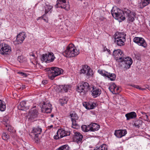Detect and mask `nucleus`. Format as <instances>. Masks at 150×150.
Here are the masks:
<instances>
[{
  "instance_id": "obj_1",
  "label": "nucleus",
  "mask_w": 150,
  "mask_h": 150,
  "mask_svg": "<svg viewBox=\"0 0 150 150\" xmlns=\"http://www.w3.org/2000/svg\"><path fill=\"white\" fill-rule=\"evenodd\" d=\"M112 16L116 19H120V21H122L125 19V17L128 18V20L133 22L134 20V15L131 11L127 8L122 10L116 7L113 8L111 11Z\"/></svg>"
},
{
  "instance_id": "obj_2",
  "label": "nucleus",
  "mask_w": 150,
  "mask_h": 150,
  "mask_svg": "<svg viewBox=\"0 0 150 150\" xmlns=\"http://www.w3.org/2000/svg\"><path fill=\"white\" fill-rule=\"evenodd\" d=\"M47 70L48 78L51 80L54 79L56 76L60 75L63 72L62 69L55 67L47 68Z\"/></svg>"
},
{
  "instance_id": "obj_3",
  "label": "nucleus",
  "mask_w": 150,
  "mask_h": 150,
  "mask_svg": "<svg viewBox=\"0 0 150 150\" xmlns=\"http://www.w3.org/2000/svg\"><path fill=\"white\" fill-rule=\"evenodd\" d=\"M79 53V50L76 47H67V49L62 52L63 55L67 57H75Z\"/></svg>"
},
{
  "instance_id": "obj_4",
  "label": "nucleus",
  "mask_w": 150,
  "mask_h": 150,
  "mask_svg": "<svg viewBox=\"0 0 150 150\" xmlns=\"http://www.w3.org/2000/svg\"><path fill=\"white\" fill-rule=\"evenodd\" d=\"M91 89H93L91 87V86H90L88 83L86 82H82L77 86L76 91L79 93L82 92L86 93Z\"/></svg>"
},
{
  "instance_id": "obj_5",
  "label": "nucleus",
  "mask_w": 150,
  "mask_h": 150,
  "mask_svg": "<svg viewBox=\"0 0 150 150\" xmlns=\"http://www.w3.org/2000/svg\"><path fill=\"white\" fill-rule=\"evenodd\" d=\"M28 120L31 122H33L36 120L39 113L38 110L36 107H33L29 111Z\"/></svg>"
},
{
  "instance_id": "obj_6",
  "label": "nucleus",
  "mask_w": 150,
  "mask_h": 150,
  "mask_svg": "<svg viewBox=\"0 0 150 150\" xmlns=\"http://www.w3.org/2000/svg\"><path fill=\"white\" fill-rule=\"evenodd\" d=\"M113 54L114 56L115 60L118 62H123L125 55L121 50L120 49L115 50L113 52Z\"/></svg>"
},
{
  "instance_id": "obj_7",
  "label": "nucleus",
  "mask_w": 150,
  "mask_h": 150,
  "mask_svg": "<svg viewBox=\"0 0 150 150\" xmlns=\"http://www.w3.org/2000/svg\"><path fill=\"white\" fill-rule=\"evenodd\" d=\"M55 58L53 52H48L45 54H43L41 59L46 62L50 63L53 62Z\"/></svg>"
},
{
  "instance_id": "obj_8",
  "label": "nucleus",
  "mask_w": 150,
  "mask_h": 150,
  "mask_svg": "<svg viewBox=\"0 0 150 150\" xmlns=\"http://www.w3.org/2000/svg\"><path fill=\"white\" fill-rule=\"evenodd\" d=\"M80 73L85 74L89 77L93 75V70L87 65L82 66V69L80 71Z\"/></svg>"
},
{
  "instance_id": "obj_9",
  "label": "nucleus",
  "mask_w": 150,
  "mask_h": 150,
  "mask_svg": "<svg viewBox=\"0 0 150 150\" xmlns=\"http://www.w3.org/2000/svg\"><path fill=\"white\" fill-rule=\"evenodd\" d=\"M98 72L102 75L108 77L112 81H114L116 78V75L114 74L108 73L104 70H98Z\"/></svg>"
},
{
  "instance_id": "obj_10",
  "label": "nucleus",
  "mask_w": 150,
  "mask_h": 150,
  "mask_svg": "<svg viewBox=\"0 0 150 150\" xmlns=\"http://www.w3.org/2000/svg\"><path fill=\"white\" fill-rule=\"evenodd\" d=\"M57 7H61L67 10L69 9V5L67 4L66 0H57Z\"/></svg>"
},
{
  "instance_id": "obj_11",
  "label": "nucleus",
  "mask_w": 150,
  "mask_h": 150,
  "mask_svg": "<svg viewBox=\"0 0 150 150\" xmlns=\"http://www.w3.org/2000/svg\"><path fill=\"white\" fill-rule=\"evenodd\" d=\"M52 105L49 103L44 102L41 108L42 112L44 113H50L51 112Z\"/></svg>"
},
{
  "instance_id": "obj_12",
  "label": "nucleus",
  "mask_w": 150,
  "mask_h": 150,
  "mask_svg": "<svg viewBox=\"0 0 150 150\" xmlns=\"http://www.w3.org/2000/svg\"><path fill=\"white\" fill-rule=\"evenodd\" d=\"M83 135L79 132H76L73 137V139L74 142L78 144L81 143L82 142Z\"/></svg>"
},
{
  "instance_id": "obj_13",
  "label": "nucleus",
  "mask_w": 150,
  "mask_h": 150,
  "mask_svg": "<svg viewBox=\"0 0 150 150\" xmlns=\"http://www.w3.org/2000/svg\"><path fill=\"white\" fill-rule=\"evenodd\" d=\"M133 41L137 44L139 45L146 47V43L144 38H142L135 37L134 38Z\"/></svg>"
},
{
  "instance_id": "obj_14",
  "label": "nucleus",
  "mask_w": 150,
  "mask_h": 150,
  "mask_svg": "<svg viewBox=\"0 0 150 150\" xmlns=\"http://www.w3.org/2000/svg\"><path fill=\"white\" fill-rule=\"evenodd\" d=\"M125 64V67L126 69L129 68L132 63V60L129 57H124L123 59V62Z\"/></svg>"
},
{
  "instance_id": "obj_15",
  "label": "nucleus",
  "mask_w": 150,
  "mask_h": 150,
  "mask_svg": "<svg viewBox=\"0 0 150 150\" xmlns=\"http://www.w3.org/2000/svg\"><path fill=\"white\" fill-rule=\"evenodd\" d=\"M91 87L93 89L89 90V91H91L92 93V95L93 98H95L99 96L101 93V90L99 88H94L93 86H91Z\"/></svg>"
},
{
  "instance_id": "obj_16",
  "label": "nucleus",
  "mask_w": 150,
  "mask_h": 150,
  "mask_svg": "<svg viewBox=\"0 0 150 150\" xmlns=\"http://www.w3.org/2000/svg\"><path fill=\"white\" fill-rule=\"evenodd\" d=\"M127 133V131L125 129H120L115 130L114 133L115 135L117 137L120 138L125 136Z\"/></svg>"
},
{
  "instance_id": "obj_17",
  "label": "nucleus",
  "mask_w": 150,
  "mask_h": 150,
  "mask_svg": "<svg viewBox=\"0 0 150 150\" xmlns=\"http://www.w3.org/2000/svg\"><path fill=\"white\" fill-rule=\"evenodd\" d=\"M57 134L58 136H60V138H62L63 137L69 135L70 132V131H66L62 129H61L58 130Z\"/></svg>"
},
{
  "instance_id": "obj_18",
  "label": "nucleus",
  "mask_w": 150,
  "mask_h": 150,
  "mask_svg": "<svg viewBox=\"0 0 150 150\" xmlns=\"http://www.w3.org/2000/svg\"><path fill=\"white\" fill-rule=\"evenodd\" d=\"M26 37L24 32L20 33L17 35L16 40L18 44L21 43Z\"/></svg>"
},
{
  "instance_id": "obj_19",
  "label": "nucleus",
  "mask_w": 150,
  "mask_h": 150,
  "mask_svg": "<svg viewBox=\"0 0 150 150\" xmlns=\"http://www.w3.org/2000/svg\"><path fill=\"white\" fill-rule=\"evenodd\" d=\"M115 42L118 46H123L125 44V42L126 41V39H120L115 38Z\"/></svg>"
},
{
  "instance_id": "obj_20",
  "label": "nucleus",
  "mask_w": 150,
  "mask_h": 150,
  "mask_svg": "<svg viewBox=\"0 0 150 150\" xmlns=\"http://www.w3.org/2000/svg\"><path fill=\"white\" fill-rule=\"evenodd\" d=\"M89 125L90 131L92 132L98 130L100 127V125L96 123H91Z\"/></svg>"
},
{
  "instance_id": "obj_21",
  "label": "nucleus",
  "mask_w": 150,
  "mask_h": 150,
  "mask_svg": "<svg viewBox=\"0 0 150 150\" xmlns=\"http://www.w3.org/2000/svg\"><path fill=\"white\" fill-rule=\"evenodd\" d=\"M127 120H129L130 119H134L137 117V114L134 112H130L127 113L125 115Z\"/></svg>"
},
{
  "instance_id": "obj_22",
  "label": "nucleus",
  "mask_w": 150,
  "mask_h": 150,
  "mask_svg": "<svg viewBox=\"0 0 150 150\" xmlns=\"http://www.w3.org/2000/svg\"><path fill=\"white\" fill-rule=\"evenodd\" d=\"M126 34L124 32H117L115 34V38L122 39H126Z\"/></svg>"
},
{
  "instance_id": "obj_23",
  "label": "nucleus",
  "mask_w": 150,
  "mask_h": 150,
  "mask_svg": "<svg viewBox=\"0 0 150 150\" xmlns=\"http://www.w3.org/2000/svg\"><path fill=\"white\" fill-rule=\"evenodd\" d=\"M59 89H60V91L64 92H67L68 91L70 88V86L69 85H64L60 86Z\"/></svg>"
},
{
  "instance_id": "obj_24",
  "label": "nucleus",
  "mask_w": 150,
  "mask_h": 150,
  "mask_svg": "<svg viewBox=\"0 0 150 150\" xmlns=\"http://www.w3.org/2000/svg\"><path fill=\"white\" fill-rule=\"evenodd\" d=\"M143 123V122L140 120H135L133 124V125L135 127L137 128H139L142 127V126Z\"/></svg>"
},
{
  "instance_id": "obj_25",
  "label": "nucleus",
  "mask_w": 150,
  "mask_h": 150,
  "mask_svg": "<svg viewBox=\"0 0 150 150\" xmlns=\"http://www.w3.org/2000/svg\"><path fill=\"white\" fill-rule=\"evenodd\" d=\"M41 132L42 129L39 127H38L34 128L32 131V133L34 134L35 136H38V135L40 134Z\"/></svg>"
},
{
  "instance_id": "obj_26",
  "label": "nucleus",
  "mask_w": 150,
  "mask_h": 150,
  "mask_svg": "<svg viewBox=\"0 0 150 150\" xmlns=\"http://www.w3.org/2000/svg\"><path fill=\"white\" fill-rule=\"evenodd\" d=\"M11 47H1L0 49V53L2 54H7L8 52H10L11 50L10 48Z\"/></svg>"
},
{
  "instance_id": "obj_27",
  "label": "nucleus",
  "mask_w": 150,
  "mask_h": 150,
  "mask_svg": "<svg viewBox=\"0 0 150 150\" xmlns=\"http://www.w3.org/2000/svg\"><path fill=\"white\" fill-rule=\"evenodd\" d=\"M26 108V102L24 101L21 102L18 106V109L21 110H23Z\"/></svg>"
},
{
  "instance_id": "obj_28",
  "label": "nucleus",
  "mask_w": 150,
  "mask_h": 150,
  "mask_svg": "<svg viewBox=\"0 0 150 150\" xmlns=\"http://www.w3.org/2000/svg\"><path fill=\"white\" fill-rule=\"evenodd\" d=\"M107 145L105 144H103L99 147H96L93 150H107Z\"/></svg>"
},
{
  "instance_id": "obj_29",
  "label": "nucleus",
  "mask_w": 150,
  "mask_h": 150,
  "mask_svg": "<svg viewBox=\"0 0 150 150\" xmlns=\"http://www.w3.org/2000/svg\"><path fill=\"white\" fill-rule=\"evenodd\" d=\"M68 101V99L67 98L65 97L59 99V102L61 105L62 106L65 104H67Z\"/></svg>"
},
{
  "instance_id": "obj_30",
  "label": "nucleus",
  "mask_w": 150,
  "mask_h": 150,
  "mask_svg": "<svg viewBox=\"0 0 150 150\" xmlns=\"http://www.w3.org/2000/svg\"><path fill=\"white\" fill-rule=\"evenodd\" d=\"M45 13H48L49 12H50V13L51 12V11H52V6L49 5H46L45 7Z\"/></svg>"
},
{
  "instance_id": "obj_31",
  "label": "nucleus",
  "mask_w": 150,
  "mask_h": 150,
  "mask_svg": "<svg viewBox=\"0 0 150 150\" xmlns=\"http://www.w3.org/2000/svg\"><path fill=\"white\" fill-rule=\"evenodd\" d=\"M6 108V104L5 102L3 100L0 103V110L1 111H4Z\"/></svg>"
},
{
  "instance_id": "obj_32",
  "label": "nucleus",
  "mask_w": 150,
  "mask_h": 150,
  "mask_svg": "<svg viewBox=\"0 0 150 150\" xmlns=\"http://www.w3.org/2000/svg\"><path fill=\"white\" fill-rule=\"evenodd\" d=\"M6 108V104L5 102L3 100L0 103V110L1 111H4Z\"/></svg>"
},
{
  "instance_id": "obj_33",
  "label": "nucleus",
  "mask_w": 150,
  "mask_h": 150,
  "mask_svg": "<svg viewBox=\"0 0 150 150\" xmlns=\"http://www.w3.org/2000/svg\"><path fill=\"white\" fill-rule=\"evenodd\" d=\"M56 150H69V147L67 145H65L60 147Z\"/></svg>"
},
{
  "instance_id": "obj_34",
  "label": "nucleus",
  "mask_w": 150,
  "mask_h": 150,
  "mask_svg": "<svg viewBox=\"0 0 150 150\" xmlns=\"http://www.w3.org/2000/svg\"><path fill=\"white\" fill-rule=\"evenodd\" d=\"M150 3V0H142L141 3L142 5V8H143Z\"/></svg>"
},
{
  "instance_id": "obj_35",
  "label": "nucleus",
  "mask_w": 150,
  "mask_h": 150,
  "mask_svg": "<svg viewBox=\"0 0 150 150\" xmlns=\"http://www.w3.org/2000/svg\"><path fill=\"white\" fill-rule=\"evenodd\" d=\"M2 138L3 140H7L10 138V136L7 133L3 132L2 135Z\"/></svg>"
},
{
  "instance_id": "obj_36",
  "label": "nucleus",
  "mask_w": 150,
  "mask_h": 150,
  "mask_svg": "<svg viewBox=\"0 0 150 150\" xmlns=\"http://www.w3.org/2000/svg\"><path fill=\"white\" fill-rule=\"evenodd\" d=\"M81 128L82 130L85 132H87L90 131V128L89 125H83L82 126Z\"/></svg>"
},
{
  "instance_id": "obj_37",
  "label": "nucleus",
  "mask_w": 150,
  "mask_h": 150,
  "mask_svg": "<svg viewBox=\"0 0 150 150\" xmlns=\"http://www.w3.org/2000/svg\"><path fill=\"white\" fill-rule=\"evenodd\" d=\"M96 104L94 103L90 102L88 103V109H92L95 108Z\"/></svg>"
},
{
  "instance_id": "obj_38",
  "label": "nucleus",
  "mask_w": 150,
  "mask_h": 150,
  "mask_svg": "<svg viewBox=\"0 0 150 150\" xmlns=\"http://www.w3.org/2000/svg\"><path fill=\"white\" fill-rule=\"evenodd\" d=\"M72 122V127L74 128H77L78 127V125L76 123V120H71Z\"/></svg>"
},
{
  "instance_id": "obj_39",
  "label": "nucleus",
  "mask_w": 150,
  "mask_h": 150,
  "mask_svg": "<svg viewBox=\"0 0 150 150\" xmlns=\"http://www.w3.org/2000/svg\"><path fill=\"white\" fill-rule=\"evenodd\" d=\"M70 116L71 117V120H76L78 118L77 114L75 113L71 114Z\"/></svg>"
},
{
  "instance_id": "obj_40",
  "label": "nucleus",
  "mask_w": 150,
  "mask_h": 150,
  "mask_svg": "<svg viewBox=\"0 0 150 150\" xmlns=\"http://www.w3.org/2000/svg\"><path fill=\"white\" fill-rule=\"evenodd\" d=\"M116 86V85L115 83H113L110 86L109 88V89L110 90L111 92L113 94V93L114 92V90L115 89V88Z\"/></svg>"
},
{
  "instance_id": "obj_41",
  "label": "nucleus",
  "mask_w": 150,
  "mask_h": 150,
  "mask_svg": "<svg viewBox=\"0 0 150 150\" xmlns=\"http://www.w3.org/2000/svg\"><path fill=\"white\" fill-rule=\"evenodd\" d=\"M6 41H1L0 43V47H8Z\"/></svg>"
},
{
  "instance_id": "obj_42",
  "label": "nucleus",
  "mask_w": 150,
  "mask_h": 150,
  "mask_svg": "<svg viewBox=\"0 0 150 150\" xmlns=\"http://www.w3.org/2000/svg\"><path fill=\"white\" fill-rule=\"evenodd\" d=\"M120 90L119 88L116 86L115 88V89L114 90V92L113 93V94H118V93L120 92Z\"/></svg>"
},
{
  "instance_id": "obj_43",
  "label": "nucleus",
  "mask_w": 150,
  "mask_h": 150,
  "mask_svg": "<svg viewBox=\"0 0 150 150\" xmlns=\"http://www.w3.org/2000/svg\"><path fill=\"white\" fill-rule=\"evenodd\" d=\"M6 127H8V128L7 129L10 132H13L14 131L13 128L12 127L10 126V125H8L7 124L6 125H5Z\"/></svg>"
},
{
  "instance_id": "obj_44",
  "label": "nucleus",
  "mask_w": 150,
  "mask_h": 150,
  "mask_svg": "<svg viewBox=\"0 0 150 150\" xmlns=\"http://www.w3.org/2000/svg\"><path fill=\"white\" fill-rule=\"evenodd\" d=\"M17 59L20 63H21L23 61L24 58L23 56H20L18 57Z\"/></svg>"
},
{
  "instance_id": "obj_45",
  "label": "nucleus",
  "mask_w": 150,
  "mask_h": 150,
  "mask_svg": "<svg viewBox=\"0 0 150 150\" xmlns=\"http://www.w3.org/2000/svg\"><path fill=\"white\" fill-rule=\"evenodd\" d=\"M142 113L144 115V116H143V117L144 118V120H145L148 121V117L147 115H146V113L144 112H142Z\"/></svg>"
},
{
  "instance_id": "obj_46",
  "label": "nucleus",
  "mask_w": 150,
  "mask_h": 150,
  "mask_svg": "<svg viewBox=\"0 0 150 150\" xmlns=\"http://www.w3.org/2000/svg\"><path fill=\"white\" fill-rule=\"evenodd\" d=\"M9 121V117L8 116H6L4 118L3 121L5 122L7 124V122H8Z\"/></svg>"
},
{
  "instance_id": "obj_47",
  "label": "nucleus",
  "mask_w": 150,
  "mask_h": 150,
  "mask_svg": "<svg viewBox=\"0 0 150 150\" xmlns=\"http://www.w3.org/2000/svg\"><path fill=\"white\" fill-rule=\"evenodd\" d=\"M38 136H35V138H34V140L36 143H38L39 140V138H38Z\"/></svg>"
},
{
  "instance_id": "obj_48",
  "label": "nucleus",
  "mask_w": 150,
  "mask_h": 150,
  "mask_svg": "<svg viewBox=\"0 0 150 150\" xmlns=\"http://www.w3.org/2000/svg\"><path fill=\"white\" fill-rule=\"evenodd\" d=\"M88 103L86 102L83 103V106L86 109H88Z\"/></svg>"
},
{
  "instance_id": "obj_49",
  "label": "nucleus",
  "mask_w": 150,
  "mask_h": 150,
  "mask_svg": "<svg viewBox=\"0 0 150 150\" xmlns=\"http://www.w3.org/2000/svg\"><path fill=\"white\" fill-rule=\"evenodd\" d=\"M18 73L21 74L22 76H25V77H26V74L24 73L21 72H18Z\"/></svg>"
},
{
  "instance_id": "obj_50",
  "label": "nucleus",
  "mask_w": 150,
  "mask_h": 150,
  "mask_svg": "<svg viewBox=\"0 0 150 150\" xmlns=\"http://www.w3.org/2000/svg\"><path fill=\"white\" fill-rule=\"evenodd\" d=\"M54 138L55 139H56L61 138L60 137V136H58L57 134V135L54 136Z\"/></svg>"
},
{
  "instance_id": "obj_51",
  "label": "nucleus",
  "mask_w": 150,
  "mask_h": 150,
  "mask_svg": "<svg viewBox=\"0 0 150 150\" xmlns=\"http://www.w3.org/2000/svg\"><path fill=\"white\" fill-rule=\"evenodd\" d=\"M67 47H74V45L72 43H70L67 46Z\"/></svg>"
},
{
  "instance_id": "obj_52",
  "label": "nucleus",
  "mask_w": 150,
  "mask_h": 150,
  "mask_svg": "<svg viewBox=\"0 0 150 150\" xmlns=\"http://www.w3.org/2000/svg\"><path fill=\"white\" fill-rule=\"evenodd\" d=\"M47 83V81L46 80H45L42 81V83L44 84H45Z\"/></svg>"
},
{
  "instance_id": "obj_53",
  "label": "nucleus",
  "mask_w": 150,
  "mask_h": 150,
  "mask_svg": "<svg viewBox=\"0 0 150 150\" xmlns=\"http://www.w3.org/2000/svg\"><path fill=\"white\" fill-rule=\"evenodd\" d=\"M22 89L25 88V85H22Z\"/></svg>"
},
{
  "instance_id": "obj_54",
  "label": "nucleus",
  "mask_w": 150,
  "mask_h": 150,
  "mask_svg": "<svg viewBox=\"0 0 150 150\" xmlns=\"http://www.w3.org/2000/svg\"><path fill=\"white\" fill-rule=\"evenodd\" d=\"M136 86V88H139H139H139V86L137 85V86Z\"/></svg>"
},
{
  "instance_id": "obj_55",
  "label": "nucleus",
  "mask_w": 150,
  "mask_h": 150,
  "mask_svg": "<svg viewBox=\"0 0 150 150\" xmlns=\"http://www.w3.org/2000/svg\"><path fill=\"white\" fill-rule=\"evenodd\" d=\"M148 86V89L150 91V86H149V85H147Z\"/></svg>"
},
{
  "instance_id": "obj_56",
  "label": "nucleus",
  "mask_w": 150,
  "mask_h": 150,
  "mask_svg": "<svg viewBox=\"0 0 150 150\" xmlns=\"http://www.w3.org/2000/svg\"><path fill=\"white\" fill-rule=\"evenodd\" d=\"M139 89H141L142 90H144L145 89V88H139Z\"/></svg>"
},
{
  "instance_id": "obj_57",
  "label": "nucleus",
  "mask_w": 150,
  "mask_h": 150,
  "mask_svg": "<svg viewBox=\"0 0 150 150\" xmlns=\"http://www.w3.org/2000/svg\"><path fill=\"white\" fill-rule=\"evenodd\" d=\"M136 86H137V85H134L133 86H133V87H135V88H136Z\"/></svg>"
},
{
  "instance_id": "obj_58",
  "label": "nucleus",
  "mask_w": 150,
  "mask_h": 150,
  "mask_svg": "<svg viewBox=\"0 0 150 150\" xmlns=\"http://www.w3.org/2000/svg\"><path fill=\"white\" fill-rule=\"evenodd\" d=\"M107 51L108 52H109V53H110V51L109 50H107Z\"/></svg>"
},
{
  "instance_id": "obj_59",
  "label": "nucleus",
  "mask_w": 150,
  "mask_h": 150,
  "mask_svg": "<svg viewBox=\"0 0 150 150\" xmlns=\"http://www.w3.org/2000/svg\"><path fill=\"white\" fill-rule=\"evenodd\" d=\"M30 55H31L33 56H34V54H30Z\"/></svg>"
},
{
  "instance_id": "obj_60",
  "label": "nucleus",
  "mask_w": 150,
  "mask_h": 150,
  "mask_svg": "<svg viewBox=\"0 0 150 150\" xmlns=\"http://www.w3.org/2000/svg\"><path fill=\"white\" fill-rule=\"evenodd\" d=\"M53 116H54V115H51V117H53Z\"/></svg>"
},
{
  "instance_id": "obj_61",
  "label": "nucleus",
  "mask_w": 150,
  "mask_h": 150,
  "mask_svg": "<svg viewBox=\"0 0 150 150\" xmlns=\"http://www.w3.org/2000/svg\"><path fill=\"white\" fill-rule=\"evenodd\" d=\"M2 100L1 99H0V103H1V102L2 101Z\"/></svg>"
},
{
  "instance_id": "obj_62",
  "label": "nucleus",
  "mask_w": 150,
  "mask_h": 150,
  "mask_svg": "<svg viewBox=\"0 0 150 150\" xmlns=\"http://www.w3.org/2000/svg\"><path fill=\"white\" fill-rule=\"evenodd\" d=\"M50 127H53V126L52 125H51L50 126Z\"/></svg>"
},
{
  "instance_id": "obj_63",
  "label": "nucleus",
  "mask_w": 150,
  "mask_h": 150,
  "mask_svg": "<svg viewBox=\"0 0 150 150\" xmlns=\"http://www.w3.org/2000/svg\"><path fill=\"white\" fill-rule=\"evenodd\" d=\"M147 85H147V87H146V88L148 89V86H147Z\"/></svg>"
},
{
  "instance_id": "obj_64",
  "label": "nucleus",
  "mask_w": 150,
  "mask_h": 150,
  "mask_svg": "<svg viewBox=\"0 0 150 150\" xmlns=\"http://www.w3.org/2000/svg\"><path fill=\"white\" fill-rule=\"evenodd\" d=\"M44 20H45V21H46V19H43Z\"/></svg>"
}]
</instances>
